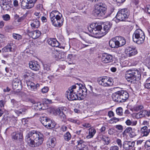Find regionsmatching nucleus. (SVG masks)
Listing matches in <instances>:
<instances>
[{
  "mask_svg": "<svg viewBox=\"0 0 150 150\" xmlns=\"http://www.w3.org/2000/svg\"><path fill=\"white\" fill-rule=\"evenodd\" d=\"M72 86L73 89L75 90L76 95L79 100L82 99L84 96L87 94V89L82 84L77 83L76 85Z\"/></svg>",
  "mask_w": 150,
  "mask_h": 150,
  "instance_id": "obj_5",
  "label": "nucleus"
},
{
  "mask_svg": "<svg viewBox=\"0 0 150 150\" xmlns=\"http://www.w3.org/2000/svg\"><path fill=\"white\" fill-rule=\"evenodd\" d=\"M40 121L42 125L48 129H51L55 127V125L52 123V122L50 119L47 117H41Z\"/></svg>",
  "mask_w": 150,
  "mask_h": 150,
  "instance_id": "obj_10",
  "label": "nucleus"
},
{
  "mask_svg": "<svg viewBox=\"0 0 150 150\" xmlns=\"http://www.w3.org/2000/svg\"><path fill=\"white\" fill-rule=\"evenodd\" d=\"M109 45L112 48H118L120 47L118 42V39L116 37L110 40L109 42Z\"/></svg>",
  "mask_w": 150,
  "mask_h": 150,
  "instance_id": "obj_20",
  "label": "nucleus"
},
{
  "mask_svg": "<svg viewBox=\"0 0 150 150\" xmlns=\"http://www.w3.org/2000/svg\"><path fill=\"white\" fill-rule=\"evenodd\" d=\"M57 11H52L50 14V17L52 24L55 27H60L63 24V19H62L61 17L58 14Z\"/></svg>",
  "mask_w": 150,
  "mask_h": 150,
  "instance_id": "obj_4",
  "label": "nucleus"
},
{
  "mask_svg": "<svg viewBox=\"0 0 150 150\" xmlns=\"http://www.w3.org/2000/svg\"><path fill=\"white\" fill-rule=\"evenodd\" d=\"M144 111L142 110L137 114L136 116L138 117L139 115V118L144 117Z\"/></svg>",
  "mask_w": 150,
  "mask_h": 150,
  "instance_id": "obj_46",
  "label": "nucleus"
},
{
  "mask_svg": "<svg viewBox=\"0 0 150 150\" xmlns=\"http://www.w3.org/2000/svg\"><path fill=\"white\" fill-rule=\"evenodd\" d=\"M26 83L29 89L31 91H37L38 89L39 88L40 86L39 83H37L35 84L30 81H27Z\"/></svg>",
  "mask_w": 150,
  "mask_h": 150,
  "instance_id": "obj_16",
  "label": "nucleus"
},
{
  "mask_svg": "<svg viewBox=\"0 0 150 150\" xmlns=\"http://www.w3.org/2000/svg\"><path fill=\"white\" fill-rule=\"evenodd\" d=\"M25 139L30 146L35 147L40 145L43 143L44 139L43 135L40 133L33 131L28 133Z\"/></svg>",
  "mask_w": 150,
  "mask_h": 150,
  "instance_id": "obj_1",
  "label": "nucleus"
},
{
  "mask_svg": "<svg viewBox=\"0 0 150 150\" xmlns=\"http://www.w3.org/2000/svg\"><path fill=\"white\" fill-rule=\"evenodd\" d=\"M13 36L14 38L17 40H19L22 38L21 36L19 34L13 33Z\"/></svg>",
  "mask_w": 150,
  "mask_h": 150,
  "instance_id": "obj_45",
  "label": "nucleus"
},
{
  "mask_svg": "<svg viewBox=\"0 0 150 150\" xmlns=\"http://www.w3.org/2000/svg\"><path fill=\"white\" fill-rule=\"evenodd\" d=\"M15 17L16 18H18L17 20V21L18 22H21L24 19V18L23 17H19V16L17 14L16 15Z\"/></svg>",
  "mask_w": 150,
  "mask_h": 150,
  "instance_id": "obj_55",
  "label": "nucleus"
},
{
  "mask_svg": "<svg viewBox=\"0 0 150 150\" xmlns=\"http://www.w3.org/2000/svg\"><path fill=\"white\" fill-rule=\"evenodd\" d=\"M110 120L112 121H113L114 122L116 123L119 121V119L116 117H113V118L111 119Z\"/></svg>",
  "mask_w": 150,
  "mask_h": 150,
  "instance_id": "obj_62",
  "label": "nucleus"
},
{
  "mask_svg": "<svg viewBox=\"0 0 150 150\" xmlns=\"http://www.w3.org/2000/svg\"><path fill=\"white\" fill-rule=\"evenodd\" d=\"M28 35L30 37H32L33 39H35L39 38L40 35V32L39 30H35L31 31L29 29L27 30Z\"/></svg>",
  "mask_w": 150,
  "mask_h": 150,
  "instance_id": "obj_17",
  "label": "nucleus"
},
{
  "mask_svg": "<svg viewBox=\"0 0 150 150\" xmlns=\"http://www.w3.org/2000/svg\"><path fill=\"white\" fill-rule=\"evenodd\" d=\"M77 142L78 143V145L79 146H80L81 147H84L85 145L84 144L85 142L82 139H80L79 140L77 141Z\"/></svg>",
  "mask_w": 150,
  "mask_h": 150,
  "instance_id": "obj_43",
  "label": "nucleus"
},
{
  "mask_svg": "<svg viewBox=\"0 0 150 150\" xmlns=\"http://www.w3.org/2000/svg\"><path fill=\"white\" fill-rule=\"evenodd\" d=\"M117 114L119 115H122V114L123 109L121 107L117 108L116 110Z\"/></svg>",
  "mask_w": 150,
  "mask_h": 150,
  "instance_id": "obj_44",
  "label": "nucleus"
},
{
  "mask_svg": "<svg viewBox=\"0 0 150 150\" xmlns=\"http://www.w3.org/2000/svg\"><path fill=\"white\" fill-rule=\"evenodd\" d=\"M106 6L104 4L99 3L96 5L94 15L99 17H103L106 13Z\"/></svg>",
  "mask_w": 150,
  "mask_h": 150,
  "instance_id": "obj_6",
  "label": "nucleus"
},
{
  "mask_svg": "<svg viewBox=\"0 0 150 150\" xmlns=\"http://www.w3.org/2000/svg\"><path fill=\"white\" fill-rule=\"evenodd\" d=\"M57 54L56 56H57L58 58L59 59H64L66 57V54L64 52H57Z\"/></svg>",
  "mask_w": 150,
  "mask_h": 150,
  "instance_id": "obj_33",
  "label": "nucleus"
},
{
  "mask_svg": "<svg viewBox=\"0 0 150 150\" xmlns=\"http://www.w3.org/2000/svg\"><path fill=\"white\" fill-rule=\"evenodd\" d=\"M148 127L147 126H144L141 129V132L142 133L144 134L143 136H147L148 135V133L146 131H147Z\"/></svg>",
  "mask_w": 150,
  "mask_h": 150,
  "instance_id": "obj_38",
  "label": "nucleus"
},
{
  "mask_svg": "<svg viewBox=\"0 0 150 150\" xmlns=\"http://www.w3.org/2000/svg\"><path fill=\"white\" fill-rule=\"evenodd\" d=\"M113 58V57L112 55L105 53L102 54L101 60L103 62L108 63L112 62Z\"/></svg>",
  "mask_w": 150,
  "mask_h": 150,
  "instance_id": "obj_13",
  "label": "nucleus"
},
{
  "mask_svg": "<svg viewBox=\"0 0 150 150\" xmlns=\"http://www.w3.org/2000/svg\"><path fill=\"white\" fill-rule=\"evenodd\" d=\"M88 130V135L86 136V138L88 139L93 137L96 132V131L94 128H90Z\"/></svg>",
  "mask_w": 150,
  "mask_h": 150,
  "instance_id": "obj_31",
  "label": "nucleus"
},
{
  "mask_svg": "<svg viewBox=\"0 0 150 150\" xmlns=\"http://www.w3.org/2000/svg\"><path fill=\"white\" fill-rule=\"evenodd\" d=\"M119 148L116 146H114L111 147L110 148V150H118Z\"/></svg>",
  "mask_w": 150,
  "mask_h": 150,
  "instance_id": "obj_58",
  "label": "nucleus"
},
{
  "mask_svg": "<svg viewBox=\"0 0 150 150\" xmlns=\"http://www.w3.org/2000/svg\"><path fill=\"white\" fill-rule=\"evenodd\" d=\"M107 79L108 80L107 82L108 83V86H110L113 85V79L112 78L107 77Z\"/></svg>",
  "mask_w": 150,
  "mask_h": 150,
  "instance_id": "obj_41",
  "label": "nucleus"
},
{
  "mask_svg": "<svg viewBox=\"0 0 150 150\" xmlns=\"http://www.w3.org/2000/svg\"><path fill=\"white\" fill-rule=\"evenodd\" d=\"M102 140L104 142V144L108 145L110 143L109 138L105 136H103L101 138Z\"/></svg>",
  "mask_w": 150,
  "mask_h": 150,
  "instance_id": "obj_37",
  "label": "nucleus"
},
{
  "mask_svg": "<svg viewBox=\"0 0 150 150\" xmlns=\"http://www.w3.org/2000/svg\"><path fill=\"white\" fill-rule=\"evenodd\" d=\"M55 113L57 115H58L59 117L62 121H63L66 119V115L64 113L63 111H61L60 109H57L55 110Z\"/></svg>",
  "mask_w": 150,
  "mask_h": 150,
  "instance_id": "obj_25",
  "label": "nucleus"
},
{
  "mask_svg": "<svg viewBox=\"0 0 150 150\" xmlns=\"http://www.w3.org/2000/svg\"><path fill=\"white\" fill-rule=\"evenodd\" d=\"M145 38L144 32L140 29H137L133 35V40L138 44H141L144 42Z\"/></svg>",
  "mask_w": 150,
  "mask_h": 150,
  "instance_id": "obj_7",
  "label": "nucleus"
},
{
  "mask_svg": "<svg viewBox=\"0 0 150 150\" xmlns=\"http://www.w3.org/2000/svg\"><path fill=\"white\" fill-rule=\"evenodd\" d=\"M66 96L69 100H76L79 99L76 95L75 90L73 89L72 86L69 87L66 91Z\"/></svg>",
  "mask_w": 150,
  "mask_h": 150,
  "instance_id": "obj_9",
  "label": "nucleus"
},
{
  "mask_svg": "<svg viewBox=\"0 0 150 150\" xmlns=\"http://www.w3.org/2000/svg\"><path fill=\"white\" fill-rule=\"evenodd\" d=\"M125 77L128 81L131 83H136L141 79L140 71L136 69L128 70L126 72Z\"/></svg>",
  "mask_w": 150,
  "mask_h": 150,
  "instance_id": "obj_2",
  "label": "nucleus"
},
{
  "mask_svg": "<svg viewBox=\"0 0 150 150\" xmlns=\"http://www.w3.org/2000/svg\"><path fill=\"white\" fill-rule=\"evenodd\" d=\"M0 6L1 8L4 10L8 11L11 8L9 3L6 1Z\"/></svg>",
  "mask_w": 150,
  "mask_h": 150,
  "instance_id": "obj_29",
  "label": "nucleus"
},
{
  "mask_svg": "<svg viewBox=\"0 0 150 150\" xmlns=\"http://www.w3.org/2000/svg\"><path fill=\"white\" fill-rule=\"evenodd\" d=\"M125 123L127 125H130L132 124V121L129 119H128L126 121Z\"/></svg>",
  "mask_w": 150,
  "mask_h": 150,
  "instance_id": "obj_57",
  "label": "nucleus"
},
{
  "mask_svg": "<svg viewBox=\"0 0 150 150\" xmlns=\"http://www.w3.org/2000/svg\"><path fill=\"white\" fill-rule=\"evenodd\" d=\"M71 135L70 133L68 132L64 134V139L67 141H69L71 139Z\"/></svg>",
  "mask_w": 150,
  "mask_h": 150,
  "instance_id": "obj_39",
  "label": "nucleus"
},
{
  "mask_svg": "<svg viewBox=\"0 0 150 150\" xmlns=\"http://www.w3.org/2000/svg\"><path fill=\"white\" fill-rule=\"evenodd\" d=\"M43 71L45 73L50 74L52 72L51 69L50 68V64H47L46 63L43 64Z\"/></svg>",
  "mask_w": 150,
  "mask_h": 150,
  "instance_id": "obj_27",
  "label": "nucleus"
},
{
  "mask_svg": "<svg viewBox=\"0 0 150 150\" xmlns=\"http://www.w3.org/2000/svg\"><path fill=\"white\" fill-rule=\"evenodd\" d=\"M115 127L117 129L121 131V132H122L123 129V126L120 125H116Z\"/></svg>",
  "mask_w": 150,
  "mask_h": 150,
  "instance_id": "obj_50",
  "label": "nucleus"
},
{
  "mask_svg": "<svg viewBox=\"0 0 150 150\" xmlns=\"http://www.w3.org/2000/svg\"><path fill=\"white\" fill-rule=\"evenodd\" d=\"M129 11L127 8L122 9L117 12L116 17L120 21H126L129 16Z\"/></svg>",
  "mask_w": 150,
  "mask_h": 150,
  "instance_id": "obj_8",
  "label": "nucleus"
},
{
  "mask_svg": "<svg viewBox=\"0 0 150 150\" xmlns=\"http://www.w3.org/2000/svg\"><path fill=\"white\" fill-rule=\"evenodd\" d=\"M37 0H23L21 6L24 9H30L33 7Z\"/></svg>",
  "mask_w": 150,
  "mask_h": 150,
  "instance_id": "obj_11",
  "label": "nucleus"
},
{
  "mask_svg": "<svg viewBox=\"0 0 150 150\" xmlns=\"http://www.w3.org/2000/svg\"><path fill=\"white\" fill-rule=\"evenodd\" d=\"M34 15L36 16V18H39L41 16V14L40 12H35Z\"/></svg>",
  "mask_w": 150,
  "mask_h": 150,
  "instance_id": "obj_54",
  "label": "nucleus"
},
{
  "mask_svg": "<svg viewBox=\"0 0 150 150\" xmlns=\"http://www.w3.org/2000/svg\"><path fill=\"white\" fill-rule=\"evenodd\" d=\"M27 110L25 108H21L19 110H15V113L19 115L21 114H24L27 111Z\"/></svg>",
  "mask_w": 150,
  "mask_h": 150,
  "instance_id": "obj_34",
  "label": "nucleus"
},
{
  "mask_svg": "<svg viewBox=\"0 0 150 150\" xmlns=\"http://www.w3.org/2000/svg\"><path fill=\"white\" fill-rule=\"evenodd\" d=\"M103 25V29L102 28L100 31V34H103V35H105L108 32L111 28L112 24L110 22H107L104 23Z\"/></svg>",
  "mask_w": 150,
  "mask_h": 150,
  "instance_id": "obj_14",
  "label": "nucleus"
},
{
  "mask_svg": "<svg viewBox=\"0 0 150 150\" xmlns=\"http://www.w3.org/2000/svg\"><path fill=\"white\" fill-rule=\"evenodd\" d=\"M6 103V101L5 100H0V107L1 108L4 107Z\"/></svg>",
  "mask_w": 150,
  "mask_h": 150,
  "instance_id": "obj_49",
  "label": "nucleus"
},
{
  "mask_svg": "<svg viewBox=\"0 0 150 150\" xmlns=\"http://www.w3.org/2000/svg\"><path fill=\"white\" fill-rule=\"evenodd\" d=\"M143 108V106L142 105H138L135 108V110L136 111H138L142 109Z\"/></svg>",
  "mask_w": 150,
  "mask_h": 150,
  "instance_id": "obj_53",
  "label": "nucleus"
},
{
  "mask_svg": "<svg viewBox=\"0 0 150 150\" xmlns=\"http://www.w3.org/2000/svg\"><path fill=\"white\" fill-rule=\"evenodd\" d=\"M56 144V139L55 138H50L48 139L47 142V144L49 148L54 147Z\"/></svg>",
  "mask_w": 150,
  "mask_h": 150,
  "instance_id": "obj_24",
  "label": "nucleus"
},
{
  "mask_svg": "<svg viewBox=\"0 0 150 150\" xmlns=\"http://www.w3.org/2000/svg\"><path fill=\"white\" fill-rule=\"evenodd\" d=\"M33 108L36 110H41L45 109L44 106V104L41 103L40 102H39L33 103Z\"/></svg>",
  "mask_w": 150,
  "mask_h": 150,
  "instance_id": "obj_22",
  "label": "nucleus"
},
{
  "mask_svg": "<svg viewBox=\"0 0 150 150\" xmlns=\"http://www.w3.org/2000/svg\"><path fill=\"white\" fill-rule=\"evenodd\" d=\"M137 131L134 129H132L131 132H130V136L131 137H133L137 135Z\"/></svg>",
  "mask_w": 150,
  "mask_h": 150,
  "instance_id": "obj_40",
  "label": "nucleus"
},
{
  "mask_svg": "<svg viewBox=\"0 0 150 150\" xmlns=\"http://www.w3.org/2000/svg\"><path fill=\"white\" fill-rule=\"evenodd\" d=\"M73 58L74 56L72 54H69L67 57V60L68 61H71L73 59Z\"/></svg>",
  "mask_w": 150,
  "mask_h": 150,
  "instance_id": "obj_56",
  "label": "nucleus"
},
{
  "mask_svg": "<svg viewBox=\"0 0 150 150\" xmlns=\"http://www.w3.org/2000/svg\"><path fill=\"white\" fill-rule=\"evenodd\" d=\"M49 90V88L47 87H45L42 89V92L43 93H45L47 92Z\"/></svg>",
  "mask_w": 150,
  "mask_h": 150,
  "instance_id": "obj_51",
  "label": "nucleus"
},
{
  "mask_svg": "<svg viewBox=\"0 0 150 150\" xmlns=\"http://www.w3.org/2000/svg\"><path fill=\"white\" fill-rule=\"evenodd\" d=\"M132 129V128L131 127H128L126 128L125 130H126L127 133H130V132H131Z\"/></svg>",
  "mask_w": 150,
  "mask_h": 150,
  "instance_id": "obj_63",
  "label": "nucleus"
},
{
  "mask_svg": "<svg viewBox=\"0 0 150 150\" xmlns=\"http://www.w3.org/2000/svg\"><path fill=\"white\" fill-rule=\"evenodd\" d=\"M12 86L13 89L18 91L21 90L22 88L21 81L17 78L15 79L12 82Z\"/></svg>",
  "mask_w": 150,
  "mask_h": 150,
  "instance_id": "obj_15",
  "label": "nucleus"
},
{
  "mask_svg": "<svg viewBox=\"0 0 150 150\" xmlns=\"http://www.w3.org/2000/svg\"><path fill=\"white\" fill-rule=\"evenodd\" d=\"M125 52L127 56L129 57L135 55L138 53L136 47L132 46L127 47L125 49Z\"/></svg>",
  "mask_w": 150,
  "mask_h": 150,
  "instance_id": "obj_12",
  "label": "nucleus"
},
{
  "mask_svg": "<svg viewBox=\"0 0 150 150\" xmlns=\"http://www.w3.org/2000/svg\"><path fill=\"white\" fill-rule=\"evenodd\" d=\"M129 97L128 93L125 91L121 90L117 91L112 95L113 100L118 103L125 102Z\"/></svg>",
  "mask_w": 150,
  "mask_h": 150,
  "instance_id": "obj_3",
  "label": "nucleus"
},
{
  "mask_svg": "<svg viewBox=\"0 0 150 150\" xmlns=\"http://www.w3.org/2000/svg\"><path fill=\"white\" fill-rule=\"evenodd\" d=\"M116 142L118 146L121 148L122 146L121 140L120 139H117Z\"/></svg>",
  "mask_w": 150,
  "mask_h": 150,
  "instance_id": "obj_52",
  "label": "nucleus"
},
{
  "mask_svg": "<svg viewBox=\"0 0 150 150\" xmlns=\"http://www.w3.org/2000/svg\"><path fill=\"white\" fill-rule=\"evenodd\" d=\"M116 38L118 39V42L120 47H121L125 45L126 42L125 39L123 37L118 36H116Z\"/></svg>",
  "mask_w": 150,
  "mask_h": 150,
  "instance_id": "obj_26",
  "label": "nucleus"
},
{
  "mask_svg": "<svg viewBox=\"0 0 150 150\" xmlns=\"http://www.w3.org/2000/svg\"><path fill=\"white\" fill-rule=\"evenodd\" d=\"M93 24H91L88 27V29L91 33L94 35H97L98 34V31H96L97 29H96L95 28L93 29Z\"/></svg>",
  "mask_w": 150,
  "mask_h": 150,
  "instance_id": "obj_32",
  "label": "nucleus"
},
{
  "mask_svg": "<svg viewBox=\"0 0 150 150\" xmlns=\"http://www.w3.org/2000/svg\"><path fill=\"white\" fill-rule=\"evenodd\" d=\"M4 36L3 35L0 34V47L1 46V44L4 42Z\"/></svg>",
  "mask_w": 150,
  "mask_h": 150,
  "instance_id": "obj_47",
  "label": "nucleus"
},
{
  "mask_svg": "<svg viewBox=\"0 0 150 150\" xmlns=\"http://www.w3.org/2000/svg\"><path fill=\"white\" fill-rule=\"evenodd\" d=\"M145 11H147L149 14H150V5H147L145 8Z\"/></svg>",
  "mask_w": 150,
  "mask_h": 150,
  "instance_id": "obj_59",
  "label": "nucleus"
},
{
  "mask_svg": "<svg viewBox=\"0 0 150 150\" xmlns=\"http://www.w3.org/2000/svg\"><path fill=\"white\" fill-rule=\"evenodd\" d=\"M145 87L147 89H150V83H145L144 84Z\"/></svg>",
  "mask_w": 150,
  "mask_h": 150,
  "instance_id": "obj_61",
  "label": "nucleus"
},
{
  "mask_svg": "<svg viewBox=\"0 0 150 150\" xmlns=\"http://www.w3.org/2000/svg\"><path fill=\"white\" fill-rule=\"evenodd\" d=\"M3 19L6 21H8L10 19V16L8 14L4 15L2 16Z\"/></svg>",
  "mask_w": 150,
  "mask_h": 150,
  "instance_id": "obj_42",
  "label": "nucleus"
},
{
  "mask_svg": "<svg viewBox=\"0 0 150 150\" xmlns=\"http://www.w3.org/2000/svg\"><path fill=\"white\" fill-rule=\"evenodd\" d=\"M145 146H147V147H149L150 146V140L147 141L145 143Z\"/></svg>",
  "mask_w": 150,
  "mask_h": 150,
  "instance_id": "obj_64",
  "label": "nucleus"
},
{
  "mask_svg": "<svg viewBox=\"0 0 150 150\" xmlns=\"http://www.w3.org/2000/svg\"><path fill=\"white\" fill-rule=\"evenodd\" d=\"M67 128L66 126L64 125H63L62 126L61 130L63 132H65L67 130Z\"/></svg>",
  "mask_w": 150,
  "mask_h": 150,
  "instance_id": "obj_60",
  "label": "nucleus"
},
{
  "mask_svg": "<svg viewBox=\"0 0 150 150\" xmlns=\"http://www.w3.org/2000/svg\"><path fill=\"white\" fill-rule=\"evenodd\" d=\"M48 44L53 47H57L59 46V43L56 39L50 38L47 40Z\"/></svg>",
  "mask_w": 150,
  "mask_h": 150,
  "instance_id": "obj_23",
  "label": "nucleus"
},
{
  "mask_svg": "<svg viewBox=\"0 0 150 150\" xmlns=\"http://www.w3.org/2000/svg\"><path fill=\"white\" fill-rule=\"evenodd\" d=\"M29 64L30 68L33 70L38 71L40 68L39 65L37 62L31 61Z\"/></svg>",
  "mask_w": 150,
  "mask_h": 150,
  "instance_id": "obj_21",
  "label": "nucleus"
},
{
  "mask_svg": "<svg viewBox=\"0 0 150 150\" xmlns=\"http://www.w3.org/2000/svg\"><path fill=\"white\" fill-rule=\"evenodd\" d=\"M135 143L134 142L125 141L122 145L123 148L125 150H129L132 149L134 147Z\"/></svg>",
  "mask_w": 150,
  "mask_h": 150,
  "instance_id": "obj_19",
  "label": "nucleus"
},
{
  "mask_svg": "<svg viewBox=\"0 0 150 150\" xmlns=\"http://www.w3.org/2000/svg\"><path fill=\"white\" fill-rule=\"evenodd\" d=\"M3 52L12 51V48L10 45H8L2 49Z\"/></svg>",
  "mask_w": 150,
  "mask_h": 150,
  "instance_id": "obj_36",
  "label": "nucleus"
},
{
  "mask_svg": "<svg viewBox=\"0 0 150 150\" xmlns=\"http://www.w3.org/2000/svg\"><path fill=\"white\" fill-rule=\"evenodd\" d=\"M40 24V22L37 19H35L32 21L31 25L33 28H38L39 27Z\"/></svg>",
  "mask_w": 150,
  "mask_h": 150,
  "instance_id": "obj_30",
  "label": "nucleus"
},
{
  "mask_svg": "<svg viewBox=\"0 0 150 150\" xmlns=\"http://www.w3.org/2000/svg\"><path fill=\"white\" fill-rule=\"evenodd\" d=\"M12 139L14 140L18 141L21 142L23 141V134L20 132H13L12 134Z\"/></svg>",
  "mask_w": 150,
  "mask_h": 150,
  "instance_id": "obj_18",
  "label": "nucleus"
},
{
  "mask_svg": "<svg viewBox=\"0 0 150 150\" xmlns=\"http://www.w3.org/2000/svg\"><path fill=\"white\" fill-rule=\"evenodd\" d=\"M108 79H107V77H103L101 79H100L98 82L99 84L105 87L108 86Z\"/></svg>",
  "mask_w": 150,
  "mask_h": 150,
  "instance_id": "obj_28",
  "label": "nucleus"
},
{
  "mask_svg": "<svg viewBox=\"0 0 150 150\" xmlns=\"http://www.w3.org/2000/svg\"><path fill=\"white\" fill-rule=\"evenodd\" d=\"M24 100L27 102H30L32 103H35V101L33 99H30L28 98H25Z\"/></svg>",
  "mask_w": 150,
  "mask_h": 150,
  "instance_id": "obj_48",
  "label": "nucleus"
},
{
  "mask_svg": "<svg viewBox=\"0 0 150 150\" xmlns=\"http://www.w3.org/2000/svg\"><path fill=\"white\" fill-rule=\"evenodd\" d=\"M92 24H93V29H94V28H96V31H98V34H100V29H101V28H102V26L101 25H98L97 23H93Z\"/></svg>",
  "mask_w": 150,
  "mask_h": 150,
  "instance_id": "obj_35",
  "label": "nucleus"
}]
</instances>
